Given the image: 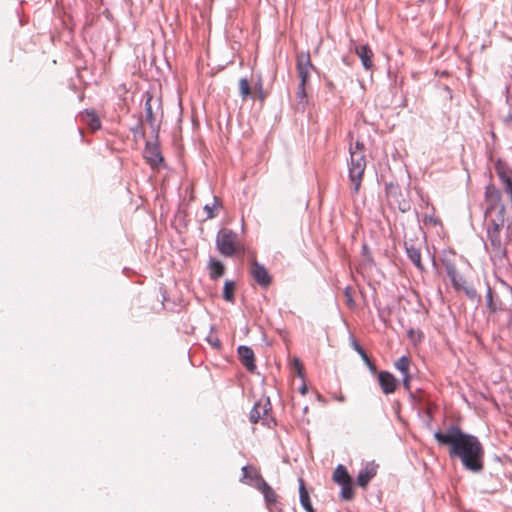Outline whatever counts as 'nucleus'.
<instances>
[{
    "label": "nucleus",
    "instance_id": "nucleus-28",
    "mask_svg": "<svg viewBox=\"0 0 512 512\" xmlns=\"http://www.w3.org/2000/svg\"><path fill=\"white\" fill-rule=\"evenodd\" d=\"M218 208H219V205L215 199H214L212 205L206 204L204 206V211L207 214L206 218L212 219V218L216 217L217 214L215 213V210H217Z\"/></svg>",
    "mask_w": 512,
    "mask_h": 512
},
{
    "label": "nucleus",
    "instance_id": "nucleus-13",
    "mask_svg": "<svg viewBox=\"0 0 512 512\" xmlns=\"http://www.w3.org/2000/svg\"><path fill=\"white\" fill-rule=\"evenodd\" d=\"M242 477L240 479L241 482L251 485L258 489L261 486V482H264L265 480L260 474V471L254 467V466H244L242 468Z\"/></svg>",
    "mask_w": 512,
    "mask_h": 512
},
{
    "label": "nucleus",
    "instance_id": "nucleus-36",
    "mask_svg": "<svg viewBox=\"0 0 512 512\" xmlns=\"http://www.w3.org/2000/svg\"><path fill=\"white\" fill-rule=\"evenodd\" d=\"M410 381H411V376L410 374H405L403 375V385L404 387L409 390L410 389Z\"/></svg>",
    "mask_w": 512,
    "mask_h": 512
},
{
    "label": "nucleus",
    "instance_id": "nucleus-9",
    "mask_svg": "<svg viewBox=\"0 0 512 512\" xmlns=\"http://www.w3.org/2000/svg\"><path fill=\"white\" fill-rule=\"evenodd\" d=\"M143 155H144V158L147 161V163L153 169H158L164 161V159L161 155V152H160V148H159L158 144H156V143L147 142L144 152H143Z\"/></svg>",
    "mask_w": 512,
    "mask_h": 512
},
{
    "label": "nucleus",
    "instance_id": "nucleus-4",
    "mask_svg": "<svg viewBox=\"0 0 512 512\" xmlns=\"http://www.w3.org/2000/svg\"><path fill=\"white\" fill-rule=\"evenodd\" d=\"M506 208L502 203L501 191L490 183L485 187L484 192V217L505 216Z\"/></svg>",
    "mask_w": 512,
    "mask_h": 512
},
{
    "label": "nucleus",
    "instance_id": "nucleus-3",
    "mask_svg": "<svg viewBox=\"0 0 512 512\" xmlns=\"http://www.w3.org/2000/svg\"><path fill=\"white\" fill-rule=\"evenodd\" d=\"M505 223V216L485 217L484 225L486 228L487 239L490 242L492 251L496 254L504 253L505 247L501 238V231Z\"/></svg>",
    "mask_w": 512,
    "mask_h": 512
},
{
    "label": "nucleus",
    "instance_id": "nucleus-41",
    "mask_svg": "<svg viewBox=\"0 0 512 512\" xmlns=\"http://www.w3.org/2000/svg\"><path fill=\"white\" fill-rule=\"evenodd\" d=\"M409 336L412 338L414 336V331L413 330H410L409 331Z\"/></svg>",
    "mask_w": 512,
    "mask_h": 512
},
{
    "label": "nucleus",
    "instance_id": "nucleus-22",
    "mask_svg": "<svg viewBox=\"0 0 512 512\" xmlns=\"http://www.w3.org/2000/svg\"><path fill=\"white\" fill-rule=\"evenodd\" d=\"M406 252H407L409 259L412 261V263L420 270H423L424 267L421 262L420 250L414 246H410V247L406 248Z\"/></svg>",
    "mask_w": 512,
    "mask_h": 512
},
{
    "label": "nucleus",
    "instance_id": "nucleus-11",
    "mask_svg": "<svg viewBox=\"0 0 512 512\" xmlns=\"http://www.w3.org/2000/svg\"><path fill=\"white\" fill-rule=\"evenodd\" d=\"M146 121L154 125L158 116L162 115L161 98H147L145 102Z\"/></svg>",
    "mask_w": 512,
    "mask_h": 512
},
{
    "label": "nucleus",
    "instance_id": "nucleus-32",
    "mask_svg": "<svg viewBox=\"0 0 512 512\" xmlns=\"http://www.w3.org/2000/svg\"><path fill=\"white\" fill-rule=\"evenodd\" d=\"M293 366L299 377H303V365L299 359L293 360Z\"/></svg>",
    "mask_w": 512,
    "mask_h": 512
},
{
    "label": "nucleus",
    "instance_id": "nucleus-30",
    "mask_svg": "<svg viewBox=\"0 0 512 512\" xmlns=\"http://www.w3.org/2000/svg\"><path fill=\"white\" fill-rule=\"evenodd\" d=\"M344 297H345V303L349 308L355 307V301L353 298V290L351 287H346L344 289Z\"/></svg>",
    "mask_w": 512,
    "mask_h": 512
},
{
    "label": "nucleus",
    "instance_id": "nucleus-1",
    "mask_svg": "<svg viewBox=\"0 0 512 512\" xmlns=\"http://www.w3.org/2000/svg\"><path fill=\"white\" fill-rule=\"evenodd\" d=\"M434 438L449 447V455L461 459L465 468L478 472L483 468L484 449L477 437L464 433L458 425L437 431Z\"/></svg>",
    "mask_w": 512,
    "mask_h": 512
},
{
    "label": "nucleus",
    "instance_id": "nucleus-40",
    "mask_svg": "<svg viewBox=\"0 0 512 512\" xmlns=\"http://www.w3.org/2000/svg\"><path fill=\"white\" fill-rule=\"evenodd\" d=\"M306 391H307V389H306V387H305V386H304L303 388H301V393H302V394H305V393H306Z\"/></svg>",
    "mask_w": 512,
    "mask_h": 512
},
{
    "label": "nucleus",
    "instance_id": "nucleus-25",
    "mask_svg": "<svg viewBox=\"0 0 512 512\" xmlns=\"http://www.w3.org/2000/svg\"><path fill=\"white\" fill-rule=\"evenodd\" d=\"M234 291H235V284L234 282L227 280L224 284L223 289V298L228 302H234Z\"/></svg>",
    "mask_w": 512,
    "mask_h": 512
},
{
    "label": "nucleus",
    "instance_id": "nucleus-10",
    "mask_svg": "<svg viewBox=\"0 0 512 512\" xmlns=\"http://www.w3.org/2000/svg\"><path fill=\"white\" fill-rule=\"evenodd\" d=\"M379 386L385 395L392 394L398 387V380L388 371H380L377 375Z\"/></svg>",
    "mask_w": 512,
    "mask_h": 512
},
{
    "label": "nucleus",
    "instance_id": "nucleus-38",
    "mask_svg": "<svg viewBox=\"0 0 512 512\" xmlns=\"http://www.w3.org/2000/svg\"><path fill=\"white\" fill-rule=\"evenodd\" d=\"M504 123L506 126L512 127V107L508 115L504 118Z\"/></svg>",
    "mask_w": 512,
    "mask_h": 512
},
{
    "label": "nucleus",
    "instance_id": "nucleus-33",
    "mask_svg": "<svg viewBox=\"0 0 512 512\" xmlns=\"http://www.w3.org/2000/svg\"><path fill=\"white\" fill-rule=\"evenodd\" d=\"M486 298H487V306L490 309V311H492V312L496 311V307L493 302L492 292L490 289L488 290Z\"/></svg>",
    "mask_w": 512,
    "mask_h": 512
},
{
    "label": "nucleus",
    "instance_id": "nucleus-27",
    "mask_svg": "<svg viewBox=\"0 0 512 512\" xmlns=\"http://www.w3.org/2000/svg\"><path fill=\"white\" fill-rule=\"evenodd\" d=\"M239 91L242 96H251V86L247 78L239 80Z\"/></svg>",
    "mask_w": 512,
    "mask_h": 512
},
{
    "label": "nucleus",
    "instance_id": "nucleus-2",
    "mask_svg": "<svg viewBox=\"0 0 512 512\" xmlns=\"http://www.w3.org/2000/svg\"><path fill=\"white\" fill-rule=\"evenodd\" d=\"M366 169V158L364 155V145L356 142L354 147H350L349 178L353 184V190L358 193L361 187L364 171Z\"/></svg>",
    "mask_w": 512,
    "mask_h": 512
},
{
    "label": "nucleus",
    "instance_id": "nucleus-18",
    "mask_svg": "<svg viewBox=\"0 0 512 512\" xmlns=\"http://www.w3.org/2000/svg\"><path fill=\"white\" fill-rule=\"evenodd\" d=\"M258 490L263 494L266 504L270 509L277 504L278 496L266 481L261 482V486Z\"/></svg>",
    "mask_w": 512,
    "mask_h": 512
},
{
    "label": "nucleus",
    "instance_id": "nucleus-34",
    "mask_svg": "<svg viewBox=\"0 0 512 512\" xmlns=\"http://www.w3.org/2000/svg\"><path fill=\"white\" fill-rule=\"evenodd\" d=\"M398 208H399V210H400L401 212H403V213H404V212H407V211H409V210H410V208H411L410 202H409L408 200H405V199H404V200H402V201H400V202H399V204H398Z\"/></svg>",
    "mask_w": 512,
    "mask_h": 512
},
{
    "label": "nucleus",
    "instance_id": "nucleus-29",
    "mask_svg": "<svg viewBox=\"0 0 512 512\" xmlns=\"http://www.w3.org/2000/svg\"><path fill=\"white\" fill-rule=\"evenodd\" d=\"M423 223L425 225L437 226V225H441V220L434 213H432V214H426L424 216Z\"/></svg>",
    "mask_w": 512,
    "mask_h": 512
},
{
    "label": "nucleus",
    "instance_id": "nucleus-37",
    "mask_svg": "<svg viewBox=\"0 0 512 512\" xmlns=\"http://www.w3.org/2000/svg\"><path fill=\"white\" fill-rule=\"evenodd\" d=\"M504 123L506 126L512 127V107L508 115L504 118Z\"/></svg>",
    "mask_w": 512,
    "mask_h": 512
},
{
    "label": "nucleus",
    "instance_id": "nucleus-12",
    "mask_svg": "<svg viewBox=\"0 0 512 512\" xmlns=\"http://www.w3.org/2000/svg\"><path fill=\"white\" fill-rule=\"evenodd\" d=\"M250 274L253 279L262 287H268L271 284L272 278L267 269L254 260L250 267Z\"/></svg>",
    "mask_w": 512,
    "mask_h": 512
},
{
    "label": "nucleus",
    "instance_id": "nucleus-14",
    "mask_svg": "<svg viewBox=\"0 0 512 512\" xmlns=\"http://www.w3.org/2000/svg\"><path fill=\"white\" fill-rule=\"evenodd\" d=\"M377 468L378 466L374 463H368L362 470H360L356 479L357 485L362 488H366L371 479L375 477Z\"/></svg>",
    "mask_w": 512,
    "mask_h": 512
},
{
    "label": "nucleus",
    "instance_id": "nucleus-8",
    "mask_svg": "<svg viewBox=\"0 0 512 512\" xmlns=\"http://www.w3.org/2000/svg\"><path fill=\"white\" fill-rule=\"evenodd\" d=\"M495 171L502 183L503 192L509 197L512 207V169L505 161L499 159L495 163Z\"/></svg>",
    "mask_w": 512,
    "mask_h": 512
},
{
    "label": "nucleus",
    "instance_id": "nucleus-21",
    "mask_svg": "<svg viewBox=\"0 0 512 512\" xmlns=\"http://www.w3.org/2000/svg\"><path fill=\"white\" fill-rule=\"evenodd\" d=\"M209 269H210V277L212 279H217L221 276H223L225 272L224 265L216 259H211L209 262Z\"/></svg>",
    "mask_w": 512,
    "mask_h": 512
},
{
    "label": "nucleus",
    "instance_id": "nucleus-31",
    "mask_svg": "<svg viewBox=\"0 0 512 512\" xmlns=\"http://www.w3.org/2000/svg\"><path fill=\"white\" fill-rule=\"evenodd\" d=\"M165 85L168 87V86H173V88H175V93L177 94V96H181L183 91L179 85V82L176 78H173L170 82L169 81H166L165 82Z\"/></svg>",
    "mask_w": 512,
    "mask_h": 512
},
{
    "label": "nucleus",
    "instance_id": "nucleus-26",
    "mask_svg": "<svg viewBox=\"0 0 512 512\" xmlns=\"http://www.w3.org/2000/svg\"><path fill=\"white\" fill-rule=\"evenodd\" d=\"M341 498L346 501H350L354 498V490L352 487V481L348 482V484H341Z\"/></svg>",
    "mask_w": 512,
    "mask_h": 512
},
{
    "label": "nucleus",
    "instance_id": "nucleus-17",
    "mask_svg": "<svg viewBox=\"0 0 512 512\" xmlns=\"http://www.w3.org/2000/svg\"><path fill=\"white\" fill-rule=\"evenodd\" d=\"M80 121L90 127L91 130H98L101 127V122L98 115L94 110H85L80 114Z\"/></svg>",
    "mask_w": 512,
    "mask_h": 512
},
{
    "label": "nucleus",
    "instance_id": "nucleus-16",
    "mask_svg": "<svg viewBox=\"0 0 512 512\" xmlns=\"http://www.w3.org/2000/svg\"><path fill=\"white\" fill-rule=\"evenodd\" d=\"M355 53L361 59L362 65L366 70H369L373 67V52L367 44L356 46Z\"/></svg>",
    "mask_w": 512,
    "mask_h": 512
},
{
    "label": "nucleus",
    "instance_id": "nucleus-6",
    "mask_svg": "<svg viewBox=\"0 0 512 512\" xmlns=\"http://www.w3.org/2000/svg\"><path fill=\"white\" fill-rule=\"evenodd\" d=\"M216 246L223 256L230 257L240 249V242L235 232L223 228L217 234Z\"/></svg>",
    "mask_w": 512,
    "mask_h": 512
},
{
    "label": "nucleus",
    "instance_id": "nucleus-39",
    "mask_svg": "<svg viewBox=\"0 0 512 512\" xmlns=\"http://www.w3.org/2000/svg\"><path fill=\"white\" fill-rule=\"evenodd\" d=\"M254 89L257 91L258 95L257 96H260V97H263L265 96V93L264 91L262 90V86L260 83L256 84Z\"/></svg>",
    "mask_w": 512,
    "mask_h": 512
},
{
    "label": "nucleus",
    "instance_id": "nucleus-7",
    "mask_svg": "<svg viewBox=\"0 0 512 512\" xmlns=\"http://www.w3.org/2000/svg\"><path fill=\"white\" fill-rule=\"evenodd\" d=\"M271 411V403L268 398L260 399L255 403L254 407L250 412V421L252 423H257L262 421L264 425L270 426L273 421V418L270 417Z\"/></svg>",
    "mask_w": 512,
    "mask_h": 512
},
{
    "label": "nucleus",
    "instance_id": "nucleus-24",
    "mask_svg": "<svg viewBox=\"0 0 512 512\" xmlns=\"http://www.w3.org/2000/svg\"><path fill=\"white\" fill-rule=\"evenodd\" d=\"M410 364H411V359L407 356H402L395 362V367L402 373V375H405V374H410L409 373Z\"/></svg>",
    "mask_w": 512,
    "mask_h": 512
},
{
    "label": "nucleus",
    "instance_id": "nucleus-20",
    "mask_svg": "<svg viewBox=\"0 0 512 512\" xmlns=\"http://www.w3.org/2000/svg\"><path fill=\"white\" fill-rule=\"evenodd\" d=\"M299 494H300V502H301L303 508L307 512H315L314 508L312 507L311 501H310L309 493H308V491L305 487L304 481L302 479L300 480Z\"/></svg>",
    "mask_w": 512,
    "mask_h": 512
},
{
    "label": "nucleus",
    "instance_id": "nucleus-5",
    "mask_svg": "<svg viewBox=\"0 0 512 512\" xmlns=\"http://www.w3.org/2000/svg\"><path fill=\"white\" fill-rule=\"evenodd\" d=\"M296 69L300 84L298 87V96H307L305 86L311 76L312 71H315V66L312 64L309 52H299L296 56Z\"/></svg>",
    "mask_w": 512,
    "mask_h": 512
},
{
    "label": "nucleus",
    "instance_id": "nucleus-35",
    "mask_svg": "<svg viewBox=\"0 0 512 512\" xmlns=\"http://www.w3.org/2000/svg\"><path fill=\"white\" fill-rule=\"evenodd\" d=\"M208 342L215 348L219 349L221 347V342L216 337H209Z\"/></svg>",
    "mask_w": 512,
    "mask_h": 512
},
{
    "label": "nucleus",
    "instance_id": "nucleus-19",
    "mask_svg": "<svg viewBox=\"0 0 512 512\" xmlns=\"http://www.w3.org/2000/svg\"><path fill=\"white\" fill-rule=\"evenodd\" d=\"M332 478L333 481L339 485L348 484V482L352 481L346 467L341 464L335 468Z\"/></svg>",
    "mask_w": 512,
    "mask_h": 512
},
{
    "label": "nucleus",
    "instance_id": "nucleus-15",
    "mask_svg": "<svg viewBox=\"0 0 512 512\" xmlns=\"http://www.w3.org/2000/svg\"><path fill=\"white\" fill-rule=\"evenodd\" d=\"M238 355L241 363L250 372H253L256 368L254 352L250 347L240 346L238 348Z\"/></svg>",
    "mask_w": 512,
    "mask_h": 512
},
{
    "label": "nucleus",
    "instance_id": "nucleus-23",
    "mask_svg": "<svg viewBox=\"0 0 512 512\" xmlns=\"http://www.w3.org/2000/svg\"><path fill=\"white\" fill-rule=\"evenodd\" d=\"M353 347L357 351V353L361 356V358L363 359L365 364L369 367V369L372 372H376V366L370 360V358L368 357V355L365 352V350L357 342H353Z\"/></svg>",
    "mask_w": 512,
    "mask_h": 512
}]
</instances>
